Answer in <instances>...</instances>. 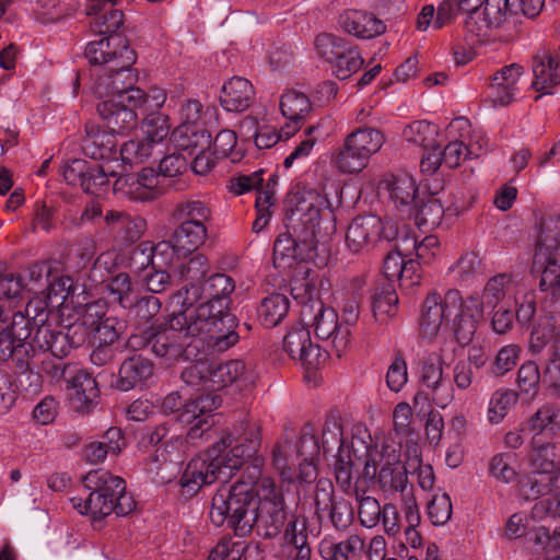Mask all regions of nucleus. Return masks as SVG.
Instances as JSON below:
<instances>
[{"mask_svg":"<svg viewBox=\"0 0 560 560\" xmlns=\"http://www.w3.org/2000/svg\"><path fill=\"white\" fill-rule=\"evenodd\" d=\"M260 445V429L256 423L243 420L233 431L223 434L207 452L189 460L180 479L182 494L190 498L203 486L217 479H228Z\"/></svg>","mask_w":560,"mask_h":560,"instance_id":"1","label":"nucleus"},{"mask_svg":"<svg viewBox=\"0 0 560 560\" xmlns=\"http://www.w3.org/2000/svg\"><path fill=\"white\" fill-rule=\"evenodd\" d=\"M85 57L91 65L100 66L93 75V93L100 98L138 101L140 89L135 84L138 75L132 69L136 52L129 47L126 37L114 35L90 42L85 47Z\"/></svg>","mask_w":560,"mask_h":560,"instance_id":"2","label":"nucleus"},{"mask_svg":"<svg viewBox=\"0 0 560 560\" xmlns=\"http://www.w3.org/2000/svg\"><path fill=\"white\" fill-rule=\"evenodd\" d=\"M483 320V302L479 293H471L466 300L457 289H450L442 296L430 292L421 305L420 331L425 338L438 336L442 327H450L459 346H467Z\"/></svg>","mask_w":560,"mask_h":560,"instance_id":"3","label":"nucleus"},{"mask_svg":"<svg viewBox=\"0 0 560 560\" xmlns=\"http://www.w3.org/2000/svg\"><path fill=\"white\" fill-rule=\"evenodd\" d=\"M172 326L177 327L188 343L199 353L206 348L223 352L237 343L235 316L225 311L220 301L202 302L196 307L180 310L172 316Z\"/></svg>","mask_w":560,"mask_h":560,"instance_id":"4","label":"nucleus"},{"mask_svg":"<svg viewBox=\"0 0 560 560\" xmlns=\"http://www.w3.org/2000/svg\"><path fill=\"white\" fill-rule=\"evenodd\" d=\"M534 266L540 272L545 307L551 314L560 313V217L549 215L541 221Z\"/></svg>","mask_w":560,"mask_h":560,"instance_id":"5","label":"nucleus"},{"mask_svg":"<svg viewBox=\"0 0 560 560\" xmlns=\"http://www.w3.org/2000/svg\"><path fill=\"white\" fill-rule=\"evenodd\" d=\"M257 500L250 483L238 480L231 487L220 488L212 498L209 517L217 526H226L237 536H246L252 532L257 515Z\"/></svg>","mask_w":560,"mask_h":560,"instance_id":"6","label":"nucleus"},{"mask_svg":"<svg viewBox=\"0 0 560 560\" xmlns=\"http://www.w3.org/2000/svg\"><path fill=\"white\" fill-rule=\"evenodd\" d=\"M308 287L305 283V296L301 300V320L307 328L312 326L319 339H330L336 354L341 357L350 342V328L339 323L336 311L326 306Z\"/></svg>","mask_w":560,"mask_h":560,"instance_id":"7","label":"nucleus"},{"mask_svg":"<svg viewBox=\"0 0 560 560\" xmlns=\"http://www.w3.org/2000/svg\"><path fill=\"white\" fill-rule=\"evenodd\" d=\"M4 328V326H0V361L12 358L18 373H33L38 359L42 354H45V350L50 351L54 357L59 359L67 357L54 351L52 342H55L57 330H50L46 326H42L34 331L30 341H14L5 334Z\"/></svg>","mask_w":560,"mask_h":560,"instance_id":"8","label":"nucleus"},{"mask_svg":"<svg viewBox=\"0 0 560 560\" xmlns=\"http://www.w3.org/2000/svg\"><path fill=\"white\" fill-rule=\"evenodd\" d=\"M532 474L523 479L518 493L525 500H534L541 493L557 489L560 480V444L546 443L534 446L530 453Z\"/></svg>","mask_w":560,"mask_h":560,"instance_id":"9","label":"nucleus"},{"mask_svg":"<svg viewBox=\"0 0 560 560\" xmlns=\"http://www.w3.org/2000/svg\"><path fill=\"white\" fill-rule=\"evenodd\" d=\"M384 143L385 136L380 129L359 127L345 138L334 158L335 166L342 174H358Z\"/></svg>","mask_w":560,"mask_h":560,"instance_id":"10","label":"nucleus"},{"mask_svg":"<svg viewBox=\"0 0 560 560\" xmlns=\"http://www.w3.org/2000/svg\"><path fill=\"white\" fill-rule=\"evenodd\" d=\"M107 313V304L103 300L93 301L84 305L80 316L66 326L57 320V335L52 342L54 351L61 355H69L70 352L83 345L92 335Z\"/></svg>","mask_w":560,"mask_h":560,"instance_id":"11","label":"nucleus"},{"mask_svg":"<svg viewBox=\"0 0 560 560\" xmlns=\"http://www.w3.org/2000/svg\"><path fill=\"white\" fill-rule=\"evenodd\" d=\"M3 310L0 307V326L5 327L4 331L11 340L23 341L32 338V329L46 326L50 330H57V312L48 306L45 299L34 298L28 301L25 311L13 313L12 320L7 324L2 318Z\"/></svg>","mask_w":560,"mask_h":560,"instance_id":"12","label":"nucleus"},{"mask_svg":"<svg viewBox=\"0 0 560 560\" xmlns=\"http://www.w3.org/2000/svg\"><path fill=\"white\" fill-rule=\"evenodd\" d=\"M420 399H430L443 409L454 399L453 386L443 375V360L438 353L429 354L420 363V390L413 397L415 405Z\"/></svg>","mask_w":560,"mask_h":560,"instance_id":"13","label":"nucleus"},{"mask_svg":"<svg viewBox=\"0 0 560 560\" xmlns=\"http://www.w3.org/2000/svg\"><path fill=\"white\" fill-rule=\"evenodd\" d=\"M221 405V398L213 394H200L184 404L177 415V420L188 427L187 438L191 441L203 438L212 422L210 413Z\"/></svg>","mask_w":560,"mask_h":560,"instance_id":"14","label":"nucleus"},{"mask_svg":"<svg viewBox=\"0 0 560 560\" xmlns=\"http://www.w3.org/2000/svg\"><path fill=\"white\" fill-rule=\"evenodd\" d=\"M283 350L292 360L299 361L307 370H317L323 366L328 353L313 343L310 329L303 324L292 327L284 336Z\"/></svg>","mask_w":560,"mask_h":560,"instance_id":"15","label":"nucleus"},{"mask_svg":"<svg viewBox=\"0 0 560 560\" xmlns=\"http://www.w3.org/2000/svg\"><path fill=\"white\" fill-rule=\"evenodd\" d=\"M207 224L196 222H179L167 241L156 244L159 253H170L165 264H172L173 255L186 256L197 250L207 240Z\"/></svg>","mask_w":560,"mask_h":560,"instance_id":"16","label":"nucleus"},{"mask_svg":"<svg viewBox=\"0 0 560 560\" xmlns=\"http://www.w3.org/2000/svg\"><path fill=\"white\" fill-rule=\"evenodd\" d=\"M520 291V284L513 281L508 275H499L492 278V300L497 302L492 305L497 308L492 317V330L498 334L505 332L512 325L516 305V294Z\"/></svg>","mask_w":560,"mask_h":560,"instance_id":"17","label":"nucleus"},{"mask_svg":"<svg viewBox=\"0 0 560 560\" xmlns=\"http://www.w3.org/2000/svg\"><path fill=\"white\" fill-rule=\"evenodd\" d=\"M497 12L492 16V27L502 30L499 38L509 42L516 34L517 14L521 12L528 18L537 16L545 0H495Z\"/></svg>","mask_w":560,"mask_h":560,"instance_id":"18","label":"nucleus"},{"mask_svg":"<svg viewBox=\"0 0 560 560\" xmlns=\"http://www.w3.org/2000/svg\"><path fill=\"white\" fill-rule=\"evenodd\" d=\"M453 282L459 287L475 289L483 302V293L490 284L487 276V265L475 252L463 254L450 268Z\"/></svg>","mask_w":560,"mask_h":560,"instance_id":"19","label":"nucleus"},{"mask_svg":"<svg viewBox=\"0 0 560 560\" xmlns=\"http://www.w3.org/2000/svg\"><path fill=\"white\" fill-rule=\"evenodd\" d=\"M182 339L184 337L177 327L172 326L171 317L166 326L154 325L151 350L156 357L170 363L179 359L195 358L198 354L194 351L195 346L185 343Z\"/></svg>","mask_w":560,"mask_h":560,"instance_id":"20","label":"nucleus"},{"mask_svg":"<svg viewBox=\"0 0 560 560\" xmlns=\"http://www.w3.org/2000/svg\"><path fill=\"white\" fill-rule=\"evenodd\" d=\"M89 497L83 500L81 498L71 499L72 505L81 514L90 515L93 521L102 520L110 513L118 516H126L136 509V501L132 495H124L118 498V502L114 503L113 499H107L96 490H90Z\"/></svg>","mask_w":560,"mask_h":560,"instance_id":"21","label":"nucleus"},{"mask_svg":"<svg viewBox=\"0 0 560 560\" xmlns=\"http://www.w3.org/2000/svg\"><path fill=\"white\" fill-rule=\"evenodd\" d=\"M211 392L233 384L238 389H245L252 387L256 382L257 373L255 369L242 360H230L224 363L211 362Z\"/></svg>","mask_w":560,"mask_h":560,"instance_id":"22","label":"nucleus"},{"mask_svg":"<svg viewBox=\"0 0 560 560\" xmlns=\"http://www.w3.org/2000/svg\"><path fill=\"white\" fill-rule=\"evenodd\" d=\"M97 112L112 133L125 135L137 127L139 113L127 101L104 98L97 104Z\"/></svg>","mask_w":560,"mask_h":560,"instance_id":"23","label":"nucleus"},{"mask_svg":"<svg viewBox=\"0 0 560 560\" xmlns=\"http://www.w3.org/2000/svg\"><path fill=\"white\" fill-rule=\"evenodd\" d=\"M534 80L532 88L540 95L552 94L560 84V58L547 49H539L533 56Z\"/></svg>","mask_w":560,"mask_h":560,"instance_id":"24","label":"nucleus"},{"mask_svg":"<svg viewBox=\"0 0 560 560\" xmlns=\"http://www.w3.org/2000/svg\"><path fill=\"white\" fill-rule=\"evenodd\" d=\"M116 0H86L85 11L94 16L90 26L92 32L103 35L102 38L118 35L116 32L124 23V14L114 9Z\"/></svg>","mask_w":560,"mask_h":560,"instance_id":"25","label":"nucleus"},{"mask_svg":"<svg viewBox=\"0 0 560 560\" xmlns=\"http://www.w3.org/2000/svg\"><path fill=\"white\" fill-rule=\"evenodd\" d=\"M104 221L115 240L125 245L139 241L147 229V221L142 217L125 211L109 210Z\"/></svg>","mask_w":560,"mask_h":560,"instance_id":"26","label":"nucleus"},{"mask_svg":"<svg viewBox=\"0 0 560 560\" xmlns=\"http://www.w3.org/2000/svg\"><path fill=\"white\" fill-rule=\"evenodd\" d=\"M116 147L115 133L102 129L98 125L86 124L85 136L82 139V151L86 156L110 162L118 159Z\"/></svg>","mask_w":560,"mask_h":560,"instance_id":"27","label":"nucleus"},{"mask_svg":"<svg viewBox=\"0 0 560 560\" xmlns=\"http://www.w3.org/2000/svg\"><path fill=\"white\" fill-rule=\"evenodd\" d=\"M382 220L372 214L359 215L352 220L346 234V244L352 253L372 246L380 237Z\"/></svg>","mask_w":560,"mask_h":560,"instance_id":"28","label":"nucleus"},{"mask_svg":"<svg viewBox=\"0 0 560 560\" xmlns=\"http://www.w3.org/2000/svg\"><path fill=\"white\" fill-rule=\"evenodd\" d=\"M294 445L296 458H300V479L311 483L317 478L316 462L322 450L313 429L307 425L303 428L300 439Z\"/></svg>","mask_w":560,"mask_h":560,"instance_id":"29","label":"nucleus"},{"mask_svg":"<svg viewBox=\"0 0 560 560\" xmlns=\"http://www.w3.org/2000/svg\"><path fill=\"white\" fill-rule=\"evenodd\" d=\"M338 24L345 32L359 38H372L385 31L384 23L374 14L354 9L340 13Z\"/></svg>","mask_w":560,"mask_h":560,"instance_id":"30","label":"nucleus"},{"mask_svg":"<svg viewBox=\"0 0 560 560\" xmlns=\"http://www.w3.org/2000/svg\"><path fill=\"white\" fill-rule=\"evenodd\" d=\"M254 97L255 90L250 81L233 77L221 89L220 104L226 112L242 113L250 106Z\"/></svg>","mask_w":560,"mask_h":560,"instance_id":"31","label":"nucleus"},{"mask_svg":"<svg viewBox=\"0 0 560 560\" xmlns=\"http://www.w3.org/2000/svg\"><path fill=\"white\" fill-rule=\"evenodd\" d=\"M280 110L284 118L289 120L285 125V138L289 139L300 128L302 121L306 119L312 110L308 97L300 91L288 90L280 97Z\"/></svg>","mask_w":560,"mask_h":560,"instance_id":"32","label":"nucleus"},{"mask_svg":"<svg viewBox=\"0 0 560 560\" xmlns=\"http://www.w3.org/2000/svg\"><path fill=\"white\" fill-rule=\"evenodd\" d=\"M523 74V67L517 63L504 66L492 75V106H508L518 92L517 83Z\"/></svg>","mask_w":560,"mask_h":560,"instance_id":"33","label":"nucleus"},{"mask_svg":"<svg viewBox=\"0 0 560 560\" xmlns=\"http://www.w3.org/2000/svg\"><path fill=\"white\" fill-rule=\"evenodd\" d=\"M378 482L384 491L400 493L402 510L418 506L413 487L408 480V470L402 466H383L378 474Z\"/></svg>","mask_w":560,"mask_h":560,"instance_id":"34","label":"nucleus"},{"mask_svg":"<svg viewBox=\"0 0 560 560\" xmlns=\"http://www.w3.org/2000/svg\"><path fill=\"white\" fill-rule=\"evenodd\" d=\"M153 363L140 354L127 358L120 365L115 387L128 392L153 375Z\"/></svg>","mask_w":560,"mask_h":560,"instance_id":"35","label":"nucleus"},{"mask_svg":"<svg viewBox=\"0 0 560 560\" xmlns=\"http://www.w3.org/2000/svg\"><path fill=\"white\" fill-rule=\"evenodd\" d=\"M401 442L396 441L392 434L376 435L372 445L370 457L365 462L364 475L375 476L380 465L390 466L399 460Z\"/></svg>","mask_w":560,"mask_h":560,"instance_id":"36","label":"nucleus"},{"mask_svg":"<svg viewBox=\"0 0 560 560\" xmlns=\"http://www.w3.org/2000/svg\"><path fill=\"white\" fill-rule=\"evenodd\" d=\"M292 201L295 211L301 214V220L312 226L318 224L322 212L331 206L325 194L305 187L294 194Z\"/></svg>","mask_w":560,"mask_h":560,"instance_id":"37","label":"nucleus"},{"mask_svg":"<svg viewBox=\"0 0 560 560\" xmlns=\"http://www.w3.org/2000/svg\"><path fill=\"white\" fill-rule=\"evenodd\" d=\"M255 514L257 518L254 526L266 538L277 536L287 521L283 501H257Z\"/></svg>","mask_w":560,"mask_h":560,"instance_id":"38","label":"nucleus"},{"mask_svg":"<svg viewBox=\"0 0 560 560\" xmlns=\"http://www.w3.org/2000/svg\"><path fill=\"white\" fill-rule=\"evenodd\" d=\"M296 453L294 445L288 439L279 440L271 451V464L281 480L288 483L303 482L300 479V467L296 469Z\"/></svg>","mask_w":560,"mask_h":560,"instance_id":"39","label":"nucleus"},{"mask_svg":"<svg viewBox=\"0 0 560 560\" xmlns=\"http://www.w3.org/2000/svg\"><path fill=\"white\" fill-rule=\"evenodd\" d=\"M125 447L126 439L121 429L112 427L104 432L101 440L86 444L83 455L90 464L97 465L104 462L108 454L118 455Z\"/></svg>","mask_w":560,"mask_h":560,"instance_id":"40","label":"nucleus"},{"mask_svg":"<svg viewBox=\"0 0 560 560\" xmlns=\"http://www.w3.org/2000/svg\"><path fill=\"white\" fill-rule=\"evenodd\" d=\"M284 544L292 560H311L307 523L304 516H293L284 530Z\"/></svg>","mask_w":560,"mask_h":560,"instance_id":"41","label":"nucleus"},{"mask_svg":"<svg viewBox=\"0 0 560 560\" xmlns=\"http://www.w3.org/2000/svg\"><path fill=\"white\" fill-rule=\"evenodd\" d=\"M73 375L68 380L70 398L78 409H88L100 395L95 378L84 370L73 368Z\"/></svg>","mask_w":560,"mask_h":560,"instance_id":"42","label":"nucleus"},{"mask_svg":"<svg viewBox=\"0 0 560 560\" xmlns=\"http://www.w3.org/2000/svg\"><path fill=\"white\" fill-rule=\"evenodd\" d=\"M364 549L365 540L358 534H351L340 541L325 537L318 544V552L323 560H350Z\"/></svg>","mask_w":560,"mask_h":560,"instance_id":"43","label":"nucleus"},{"mask_svg":"<svg viewBox=\"0 0 560 560\" xmlns=\"http://www.w3.org/2000/svg\"><path fill=\"white\" fill-rule=\"evenodd\" d=\"M171 141L180 152L192 156L196 152L210 149L211 135L202 126H178L171 133Z\"/></svg>","mask_w":560,"mask_h":560,"instance_id":"44","label":"nucleus"},{"mask_svg":"<svg viewBox=\"0 0 560 560\" xmlns=\"http://www.w3.org/2000/svg\"><path fill=\"white\" fill-rule=\"evenodd\" d=\"M84 486L89 490H96L107 499H113L114 503L118 502V498L131 495L126 492V481L112 475L104 469L92 470L84 477Z\"/></svg>","mask_w":560,"mask_h":560,"instance_id":"45","label":"nucleus"},{"mask_svg":"<svg viewBox=\"0 0 560 560\" xmlns=\"http://www.w3.org/2000/svg\"><path fill=\"white\" fill-rule=\"evenodd\" d=\"M526 429L534 438L542 435L553 439L560 435V407L549 404L541 406L528 419Z\"/></svg>","mask_w":560,"mask_h":560,"instance_id":"46","label":"nucleus"},{"mask_svg":"<svg viewBox=\"0 0 560 560\" xmlns=\"http://www.w3.org/2000/svg\"><path fill=\"white\" fill-rule=\"evenodd\" d=\"M262 458L255 457L246 467L248 483L252 485L255 498L260 501H283L282 494L277 490L276 483L271 477H264L261 472Z\"/></svg>","mask_w":560,"mask_h":560,"instance_id":"47","label":"nucleus"},{"mask_svg":"<svg viewBox=\"0 0 560 560\" xmlns=\"http://www.w3.org/2000/svg\"><path fill=\"white\" fill-rule=\"evenodd\" d=\"M405 141L423 150L434 149L438 142L439 127L428 120H415L401 131Z\"/></svg>","mask_w":560,"mask_h":560,"instance_id":"48","label":"nucleus"},{"mask_svg":"<svg viewBox=\"0 0 560 560\" xmlns=\"http://www.w3.org/2000/svg\"><path fill=\"white\" fill-rule=\"evenodd\" d=\"M289 308L290 300L288 296L273 293L261 300L257 314L265 327H275L288 315Z\"/></svg>","mask_w":560,"mask_h":560,"instance_id":"49","label":"nucleus"},{"mask_svg":"<svg viewBox=\"0 0 560 560\" xmlns=\"http://www.w3.org/2000/svg\"><path fill=\"white\" fill-rule=\"evenodd\" d=\"M387 189L397 208H411L418 194L416 179L407 173L393 176Z\"/></svg>","mask_w":560,"mask_h":560,"instance_id":"50","label":"nucleus"},{"mask_svg":"<svg viewBox=\"0 0 560 560\" xmlns=\"http://www.w3.org/2000/svg\"><path fill=\"white\" fill-rule=\"evenodd\" d=\"M303 259L302 249L288 232L280 233L273 245V265L278 269L293 267Z\"/></svg>","mask_w":560,"mask_h":560,"instance_id":"51","label":"nucleus"},{"mask_svg":"<svg viewBox=\"0 0 560 560\" xmlns=\"http://www.w3.org/2000/svg\"><path fill=\"white\" fill-rule=\"evenodd\" d=\"M205 350H201L195 358L186 359L191 363L182 372V380L190 386L202 385L205 389L211 390L212 364L203 359Z\"/></svg>","mask_w":560,"mask_h":560,"instance_id":"52","label":"nucleus"},{"mask_svg":"<svg viewBox=\"0 0 560 560\" xmlns=\"http://www.w3.org/2000/svg\"><path fill=\"white\" fill-rule=\"evenodd\" d=\"M211 209L201 200L189 199L178 202L173 210L177 222H196L207 224L211 220Z\"/></svg>","mask_w":560,"mask_h":560,"instance_id":"53","label":"nucleus"},{"mask_svg":"<svg viewBox=\"0 0 560 560\" xmlns=\"http://www.w3.org/2000/svg\"><path fill=\"white\" fill-rule=\"evenodd\" d=\"M205 302L220 301L226 306L225 298H228L235 289L234 280L225 273H214L201 283Z\"/></svg>","mask_w":560,"mask_h":560,"instance_id":"54","label":"nucleus"},{"mask_svg":"<svg viewBox=\"0 0 560 560\" xmlns=\"http://www.w3.org/2000/svg\"><path fill=\"white\" fill-rule=\"evenodd\" d=\"M106 288L113 301L124 308H131L137 300L138 293L128 273L120 272L113 277Z\"/></svg>","mask_w":560,"mask_h":560,"instance_id":"55","label":"nucleus"},{"mask_svg":"<svg viewBox=\"0 0 560 560\" xmlns=\"http://www.w3.org/2000/svg\"><path fill=\"white\" fill-rule=\"evenodd\" d=\"M451 209H444L440 199L430 196L423 200L415 214L416 223L419 228L435 229L442 223V219Z\"/></svg>","mask_w":560,"mask_h":560,"instance_id":"56","label":"nucleus"},{"mask_svg":"<svg viewBox=\"0 0 560 560\" xmlns=\"http://www.w3.org/2000/svg\"><path fill=\"white\" fill-rule=\"evenodd\" d=\"M210 270L209 261L202 254H197L187 262L178 266L176 276L186 284H201Z\"/></svg>","mask_w":560,"mask_h":560,"instance_id":"57","label":"nucleus"},{"mask_svg":"<svg viewBox=\"0 0 560 560\" xmlns=\"http://www.w3.org/2000/svg\"><path fill=\"white\" fill-rule=\"evenodd\" d=\"M360 463L354 458L349 447H340L335 455L334 474L337 485L348 491L352 483V470Z\"/></svg>","mask_w":560,"mask_h":560,"instance_id":"58","label":"nucleus"},{"mask_svg":"<svg viewBox=\"0 0 560 560\" xmlns=\"http://www.w3.org/2000/svg\"><path fill=\"white\" fill-rule=\"evenodd\" d=\"M465 27L474 44L488 43L490 38L488 7L470 12L465 21Z\"/></svg>","mask_w":560,"mask_h":560,"instance_id":"59","label":"nucleus"},{"mask_svg":"<svg viewBox=\"0 0 560 560\" xmlns=\"http://www.w3.org/2000/svg\"><path fill=\"white\" fill-rule=\"evenodd\" d=\"M351 44L341 37L330 33L318 34L315 38V49L317 55L327 63L336 61L340 54H343Z\"/></svg>","mask_w":560,"mask_h":560,"instance_id":"60","label":"nucleus"},{"mask_svg":"<svg viewBox=\"0 0 560 560\" xmlns=\"http://www.w3.org/2000/svg\"><path fill=\"white\" fill-rule=\"evenodd\" d=\"M340 447H349L348 443L343 439L341 419L338 415H329L324 423L322 430V450L324 453H328Z\"/></svg>","mask_w":560,"mask_h":560,"instance_id":"61","label":"nucleus"},{"mask_svg":"<svg viewBox=\"0 0 560 560\" xmlns=\"http://www.w3.org/2000/svg\"><path fill=\"white\" fill-rule=\"evenodd\" d=\"M363 65V59L359 51L350 45L336 61L329 63L332 74L339 80H346L358 72Z\"/></svg>","mask_w":560,"mask_h":560,"instance_id":"62","label":"nucleus"},{"mask_svg":"<svg viewBox=\"0 0 560 560\" xmlns=\"http://www.w3.org/2000/svg\"><path fill=\"white\" fill-rule=\"evenodd\" d=\"M153 144L147 137L142 140H130L122 144L118 155L126 164L143 163L151 156Z\"/></svg>","mask_w":560,"mask_h":560,"instance_id":"63","label":"nucleus"},{"mask_svg":"<svg viewBox=\"0 0 560 560\" xmlns=\"http://www.w3.org/2000/svg\"><path fill=\"white\" fill-rule=\"evenodd\" d=\"M398 296L392 283H385L375 290L373 295V312L375 317L393 316L396 312Z\"/></svg>","mask_w":560,"mask_h":560,"instance_id":"64","label":"nucleus"}]
</instances>
